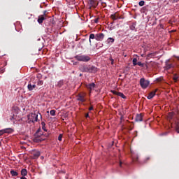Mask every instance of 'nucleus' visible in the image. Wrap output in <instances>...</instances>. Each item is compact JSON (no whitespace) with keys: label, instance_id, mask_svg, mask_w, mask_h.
Segmentation results:
<instances>
[{"label":"nucleus","instance_id":"nucleus-15","mask_svg":"<svg viewBox=\"0 0 179 179\" xmlns=\"http://www.w3.org/2000/svg\"><path fill=\"white\" fill-rule=\"evenodd\" d=\"M110 18H112L113 20H118V19H121V17H120V14H118V12H116L115 14H112L110 15Z\"/></svg>","mask_w":179,"mask_h":179},{"label":"nucleus","instance_id":"nucleus-47","mask_svg":"<svg viewBox=\"0 0 179 179\" xmlns=\"http://www.w3.org/2000/svg\"><path fill=\"white\" fill-rule=\"evenodd\" d=\"M124 117L122 116L121 117H120V120H122Z\"/></svg>","mask_w":179,"mask_h":179},{"label":"nucleus","instance_id":"nucleus-40","mask_svg":"<svg viewBox=\"0 0 179 179\" xmlns=\"http://www.w3.org/2000/svg\"><path fill=\"white\" fill-rule=\"evenodd\" d=\"M120 167H122V162L120 161V164H119Z\"/></svg>","mask_w":179,"mask_h":179},{"label":"nucleus","instance_id":"nucleus-38","mask_svg":"<svg viewBox=\"0 0 179 179\" xmlns=\"http://www.w3.org/2000/svg\"><path fill=\"white\" fill-rule=\"evenodd\" d=\"M94 23H99V18L94 20Z\"/></svg>","mask_w":179,"mask_h":179},{"label":"nucleus","instance_id":"nucleus-31","mask_svg":"<svg viewBox=\"0 0 179 179\" xmlns=\"http://www.w3.org/2000/svg\"><path fill=\"white\" fill-rule=\"evenodd\" d=\"M90 3L92 6H96V1L94 0H91Z\"/></svg>","mask_w":179,"mask_h":179},{"label":"nucleus","instance_id":"nucleus-2","mask_svg":"<svg viewBox=\"0 0 179 179\" xmlns=\"http://www.w3.org/2000/svg\"><path fill=\"white\" fill-rule=\"evenodd\" d=\"M40 129L37 130L35 137L33 138V142H35V143H40V142H43V141H45V139L41 137V133H40Z\"/></svg>","mask_w":179,"mask_h":179},{"label":"nucleus","instance_id":"nucleus-13","mask_svg":"<svg viewBox=\"0 0 179 179\" xmlns=\"http://www.w3.org/2000/svg\"><path fill=\"white\" fill-rule=\"evenodd\" d=\"M36 87V84H31V82H29L27 85V89L29 92L34 90V88Z\"/></svg>","mask_w":179,"mask_h":179},{"label":"nucleus","instance_id":"nucleus-6","mask_svg":"<svg viewBox=\"0 0 179 179\" xmlns=\"http://www.w3.org/2000/svg\"><path fill=\"white\" fill-rule=\"evenodd\" d=\"M85 96L86 94H85V93H80L77 95V100L81 101V103H85V101H86L85 99Z\"/></svg>","mask_w":179,"mask_h":179},{"label":"nucleus","instance_id":"nucleus-17","mask_svg":"<svg viewBox=\"0 0 179 179\" xmlns=\"http://www.w3.org/2000/svg\"><path fill=\"white\" fill-rule=\"evenodd\" d=\"M40 157V151L32 152V159H38Z\"/></svg>","mask_w":179,"mask_h":179},{"label":"nucleus","instance_id":"nucleus-1","mask_svg":"<svg viewBox=\"0 0 179 179\" xmlns=\"http://www.w3.org/2000/svg\"><path fill=\"white\" fill-rule=\"evenodd\" d=\"M74 58L77 61H80L81 62H89L91 59L90 57L86 55H76Z\"/></svg>","mask_w":179,"mask_h":179},{"label":"nucleus","instance_id":"nucleus-27","mask_svg":"<svg viewBox=\"0 0 179 179\" xmlns=\"http://www.w3.org/2000/svg\"><path fill=\"white\" fill-rule=\"evenodd\" d=\"M117 96H119V97H122V99H127V96H125V95H124L122 92H119L117 94Z\"/></svg>","mask_w":179,"mask_h":179},{"label":"nucleus","instance_id":"nucleus-43","mask_svg":"<svg viewBox=\"0 0 179 179\" xmlns=\"http://www.w3.org/2000/svg\"><path fill=\"white\" fill-rule=\"evenodd\" d=\"M89 110H90V111H92V110H93V106H90V107L89 108Z\"/></svg>","mask_w":179,"mask_h":179},{"label":"nucleus","instance_id":"nucleus-8","mask_svg":"<svg viewBox=\"0 0 179 179\" xmlns=\"http://www.w3.org/2000/svg\"><path fill=\"white\" fill-rule=\"evenodd\" d=\"M45 13H47V11H44V13L43 15H40L38 18V23H39V24H41V23H43V22H44V20H45Z\"/></svg>","mask_w":179,"mask_h":179},{"label":"nucleus","instance_id":"nucleus-12","mask_svg":"<svg viewBox=\"0 0 179 179\" xmlns=\"http://www.w3.org/2000/svg\"><path fill=\"white\" fill-rule=\"evenodd\" d=\"M12 132V129H4L0 130V136H2L4 134H10Z\"/></svg>","mask_w":179,"mask_h":179},{"label":"nucleus","instance_id":"nucleus-44","mask_svg":"<svg viewBox=\"0 0 179 179\" xmlns=\"http://www.w3.org/2000/svg\"><path fill=\"white\" fill-rule=\"evenodd\" d=\"M175 57V58L176 59H178V61H179V56H174Z\"/></svg>","mask_w":179,"mask_h":179},{"label":"nucleus","instance_id":"nucleus-23","mask_svg":"<svg viewBox=\"0 0 179 179\" xmlns=\"http://www.w3.org/2000/svg\"><path fill=\"white\" fill-rule=\"evenodd\" d=\"M115 40L114 38H108L107 39V44H110V43H114Z\"/></svg>","mask_w":179,"mask_h":179},{"label":"nucleus","instance_id":"nucleus-49","mask_svg":"<svg viewBox=\"0 0 179 179\" xmlns=\"http://www.w3.org/2000/svg\"><path fill=\"white\" fill-rule=\"evenodd\" d=\"M0 145H1V142H0Z\"/></svg>","mask_w":179,"mask_h":179},{"label":"nucleus","instance_id":"nucleus-39","mask_svg":"<svg viewBox=\"0 0 179 179\" xmlns=\"http://www.w3.org/2000/svg\"><path fill=\"white\" fill-rule=\"evenodd\" d=\"M173 115V113H169V117H170V118H172Z\"/></svg>","mask_w":179,"mask_h":179},{"label":"nucleus","instance_id":"nucleus-45","mask_svg":"<svg viewBox=\"0 0 179 179\" xmlns=\"http://www.w3.org/2000/svg\"><path fill=\"white\" fill-rule=\"evenodd\" d=\"M173 79H174V80H177V79H178V77L175 76V77L173 78Z\"/></svg>","mask_w":179,"mask_h":179},{"label":"nucleus","instance_id":"nucleus-48","mask_svg":"<svg viewBox=\"0 0 179 179\" xmlns=\"http://www.w3.org/2000/svg\"><path fill=\"white\" fill-rule=\"evenodd\" d=\"M39 115H41V114L39 113Z\"/></svg>","mask_w":179,"mask_h":179},{"label":"nucleus","instance_id":"nucleus-3","mask_svg":"<svg viewBox=\"0 0 179 179\" xmlns=\"http://www.w3.org/2000/svg\"><path fill=\"white\" fill-rule=\"evenodd\" d=\"M29 122H37L38 121V115L37 113H31L28 115Z\"/></svg>","mask_w":179,"mask_h":179},{"label":"nucleus","instance_id":"nucleus-34","mask_svg":"<svg viewBox=\"0 0 179 179\" xmlns=\"http://www.w3.org/2000/svg\"><path fill=\"white\" fill-rule=\"evenodd\" d=\"M111 92L113 93V94H115V96H118V93H120L115 90L111 91Z\"/></svg>","mask_w":179,"mask_h":179},{"label":"nucleus","instance_id":"nucleus-41","mask_svg":"<svg viewBox=\"0 0 179 179\" xmlns=\"http://www.w3.org/2000/svg\"><path fill=\"white\" fill-rule=\"evenodd\" d=\"M85 117H86V118H90V117L89 116V113H86V114H85Z\"/></svg>","mask_w":179,"mask_h":179},{"label":"nucleus","instance_id":"nucleus-5","mask_svg":"<svg viewBox=\"0 0 179 179\" xmlns=\"http://www.w3.org/2000/svg\"><path fill=\"white\" fill-rule=\"evenodd\" d=\"M99 69L93 65H88V73H96Z\"/></svg>","mask_w":179,"mask_h":179},{"label":"nucleus","instance_id":"nucleus-36","mask_svg":"<svg viewBox=\"0 0 179 179\" xmlns=\"http://www.w3.org/2000/svg\"><path fill=\"white\" fill-rule=\"evenodd\" d=\"M58 141H62V134H59L58 136Z\"/></svg>","mask_w":179,"mask_h":179},{"label":"nucleus","instance_id":"nucleus-42","mask_svg":"<svg viewBox=\"0 0 179 179\" xmlns=\"http://www.w3.org/2000/svg\"><path fill=\"white\" fill-rule=\"evenodd\" d=\"M157 82H162V78H157Z\"/></svg>","mask_w":179,"mask_h":179},{"label":"nucleus","instance_id":"nucleus-37","mask_svg":"<svg viewBox=\"0 0 179 179\" xmlns=\"http://www.w3.org/2000/svg\"><path fill=\"white\" fill-rule=\"evenodd\" d=\"M110 60L111 61V65H114V59L110 58Z\"/></svg>","mask_w":179,"mask_h":179},{"label":"nucleus","instance_id":"nucleus-28","mask_svg":"<svg viewBox=\"0 0 179 179\" xmlns=\"http://www.w3.org/2000/svg\"><path fill=\"white\" fill-rule=\"evenodd\" d=\"M37 85L38 86H42V85H44V81L39 80H38Z\"/></svg>","mask_w":179,"mask_h":179},{"label":"nucleus","instance_id":"nucleus-30","mask_svg":"<svg viewBox=\"0 0 179 179\" xmlns=\"http://www.w3.org/2000/svg\"><path fill=\"white\" fill-rule=\"evenodd\" d=\"M176 132L179 134V122L176 123Z\"/></svg>","mask_w":179,"mask_h":179},{"label":"nucleus","instance_id":"nucleus-9","mask_svg":"<svg viewBox=\"0 0 179 179\" xmlns=\"http://www.w3.org/2000/svg\"><path fill=\"white\" fill-rule=\"evenodd\" d=\"M80 72L89 73V65H81L80 66Z\"/></svg>","mask_w":179,"mask_h":179},{"label":"nucleus","instance_id":"nucleus-11","mask_svg":"<svg viewBox=\"0 0 179 179\" xmlns=\"http://www.w3.org/2000/svg\"><path fill=\"white\" fill-rule=\"evenodd\" d=\"M87 89L90 90V92H92V90H94V88L96 87V84L94 83L86 85Z\"/></svg>","mask_w":179,"mask_h":179},{"label":"nucleus","instance_id":"nucleus-46","mask_svg":"<svg viewBox=\"0 0 179 179\" xmlns=\"http://www.w3.org/2000/svg\"><path fill=\"white\" fill-rule=\"evenodd\" d=\"M20 179H27L26 177H24V176H22L21 178H20Z\"/></svg>","mask_w":179,"mask_h":179},{"label":"nucleus","instance_id":"nucleus-4","mask_svg":"<svg viewBox=\"0 0 179 179\" xmlns=\"http://www.w3.org/2000/svg\"><path fill=\"white\" fill-rule=\"evenodd\" d=\"M150 83V82L145 78L140 79V86H141L142 89H146L148 86H149Z\"/></svg>","mask_w":179,"mask_h":179},{"label":"nucleus","instance_id":"nucleus-29","mask_svg":"<svg viewBox=\"0 0 179 179\" xmlns=\"http://www.w3.org/2000/svg\"><path fill=\"white\" fill-rule=\"evenodd\" d=\"M139 6H143L145 5V1H141L138 3Z\"/></svg>","mask_w":179,"mask_h":179},{"label":"nucleus","instance_id":"nucleus-16","mask_svg":"<svg viewBox=\"0 0 179 179\" xmlns=\"http://www.w3.org/2000/svg\"><path fill=\"white\" fill-rule=\"evenodd\" d=\"M131 158L133 162H134V163H138V162H139V156H138V155L136 154H132Z\"/></svg>","mask_w":179,"mask_h":179},{"label":"nucleus","instance_id":"nucleus-33","mask_svg":"<svg viewBox=\"0 0 179 179\" xmlns=\"http://www.w3.org/2000/svg\"><path fill=\"white\" fill-rule=\"evenodd\" d=\"M137 65H138V66H142V67L144 66V64L142 62H137Z\"/></svg>","mask_w":179,"mask_h":179},{"label":"nucleus","instance_id":"nucleus-35","mask_svg":"<svg viewBox=\"0 0 179 179\" xmlns=\"http://www.w3.org/2000/svg\"><path fill=\"white\" fill-rule=\"evenodd\" d=\"M130 30H135V24H132L130 26Z\"/></svg>","mask_w":179,"mask_h":179},{"label":"nucleus","instance_id":"nucleus-21","mask_svg":"<svg viewBox=\"0 0 179 179\" xmlns=\"http://www.w3.org/2000/svg\"><path fill=\"white\" fill-rule=\"evenodd\" d=\"M150 160V157H146L145 159H144L141 162H140V164H145L147 162H149Z\"/></svg>","mask_w":179,"mask_h":179},{"label":"nucleus","instance_id":"nucleus-32","mask_svg":"<svg viewBox=\"0 0 179 179\" xmlns=\"http://www.w3.org/2000/svg\"><path fill=\"white\" fill-rule=\"evenodd\" d=\"M56 112L57 111H55V110H50V115H52V116L55 115Z\"/></svg>","mask_w":179,"mask_h":179},{"label":"nucleus","instance_id":"nucleus-20","mask_svg":"<svg viewBox=\"0 0 179 179\" xmlns=\"http://www.w3.org/2000/svg\"><path fill=\"white\" fill-rule=\"evenodd\" d=\"M21 176H22V177H26V176H27V169H22L21 170Z\"/></svg>","mask_w":179,"mask_h":179},{"label":"nucleus","instance_id":"nucleus-10","mask_svg":"<svg viewBox=\"0 0 179 179\" xmlns=\"http://www.w3.org/2000/svg\"><path fill=\"white\" fill-rule=\"evenodd\" d=\"M135 121L136 122H141L143 121V115H142V113L137 114L135 118Z\"/></svg>","mask_w":179,"mask_h":179},{"label":"nucleus","instance_id":"nucleus-14","mask_svg":"<svg viewBox=\"0 0 179 179\" xmlns=\"http://www.w3.org/2000/svg\"><path fill=\"white\" fill-rule=\"evenodd\" d=\"M157 92V89H156L155 91L151 92L147 96V99H148V100H151V99L154 98L155 96H156Z\"/></svg>","mask_w":179,"mask_h":179},{"label":"nucleus","instance_id":"nucleus-18","mask_svg":"<svg viewBox=\"0 0 179 179\" xmlns=\"http://www.w3.org/2000/svg\"><path fill=\"white\" fill-rule=\"evenodd\" d=\"M10 173L11 174L12 177H17L19 176V173L15 170H11Z\"/></svg>","mask_w":179,"mask_h":179},{"label":"nucleus","instance_id":"nucleus-22","mask_svg":"<svg viewBox=\"0 0 179 179\" xmlns=\"http://www.w3.org/2000/svg\"><path fill=\"white\" fill-rule=\"evenodd\" d=\"M171 68H173V64H169V63H166V69L169 70V69H171Z\"/></svg>","mask_w":179,"mask_h":179},{"label":"nucleus","instance_id":"nucleus-25","mask_svg":"<svg viewBox=\"0 0 179 179\" xmlns=\"http://www.w3.org/2000/svg\"><path fill=\"white\" fill-rule=\"evenodd\" d=\"M41 125H42V129H43V131H45V132H47V129L45 128V122H42Z\"/></svg>","mask_w":179,"mask_h":179},{"label":"nucleus","instance_id":"nucleus-7","mask_svg":"<svg viewBox=\"0 0 179 179\" xmlns=\"http://www.w3.org/2000/svg\"><path fill=\"white\" fill-rule=\"evenodd\" d=\"M103 39H104V34L99 33L95 35V40H96V41H103Z\"/></svg>","mask_w":179,"mask_h":179},{"label":"nucleus","instance_id":"nucleus-19","mask_svg":"<svg viewBox=\"0 0 179 179\" xmlns=\"http://www.w3.org/2000/svg\"><path fill=\"white\" fill-rule=\"evenodd\" d=\"M94 38L96 39V35H94V34H91L90 35V38H89V41H90V45H92V40H94Z\"/></svg>","mask_w":179,"mask_h":179},{"label":"nucleus","instance_id":"nucleus-24","mask_svg":"<svg viewBox=\"0 0 179 179\" xmlns=\"http://www.w3.org/2000/svg\"><path fill=\"white\" fill-rule=\"evenodd\" d=\"M57 87H62V86H64V81L60 80L57 83Z\"/></svg>","mask_w":179,"mask_h":179},{"label":"nucleus","instance_id":"nucleus-26","mask_svg":"<svg viewBox=\"0 0 179 179\" xmlns=\"http://www.w3.org/2000/svg\"><path fill=\"white\" fill-rule=\"evenodd\" d=\"M133 65L134 66H136V65H138V59L136 58L133 59Z\"/></svg>","mask_w":179,"mask_h":179}]
</instances>
